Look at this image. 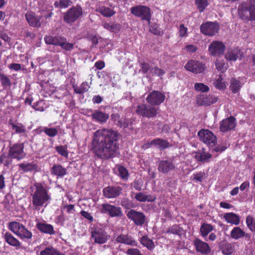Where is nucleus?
Segmentation results:
<instances>
[{"label":"nucleus","instance_id":"obj_48","mask_svg":"<svg viewBox=\"0 0 255 255\" xmlns=\"http://www.w3.org/2000/svg\"><path fill=\"white\" fill-rule=\"evenodd\" d=\"M103 27L104 28L111 31V32H116L117 31L120 30L121 28V25L117 23H112L111 24L110 23H105L103 24Z\"/></svg>","mask_w":255,"mask_h":255},{"label":"nucleus","instance_id":"obj_43","mask_svg":"<svg viewBox=\"0 0 255 255\" xmlns=\"http://www.w3.org/2000/svg\"><path fill=\"white\" fill-rule=\"evenodd\" d=\"M72 4L71 0H59V1H55L54 5L56 8H65Z\"/></svg>","mask_w":255,"mask_h":255},{"label":"nucleus","instance_id":"obj_44","mask_svg":"<svg viewBox=\"0 0 255 255\" xmlns=\"http://www.w3.org/2000/svg\"><path fill=\"white\" fill-rule=\"evenodd\" d=\"M195 4L200 13L203 12L209 4L207 0H195Z\"/></svg>","mask_w":255,"mask_h":255},{"label":"nucleus","instance_id":"obj_33","mask_svg":"<svg viewBox=\"0 0 255 255\" xmlns=\"http://www.w3.org/2000/svg\"><path fill=\"white\" fill-rule=\"evenodd\" d=\"M241 50L239 48L236 47L228 52L225 55V58L228 61H236L240 54Z\"/></svg>","mask_w":255,"mask_h":255},{"label":"nucleus","instance_id":"obj_12","mask_svg":"<svg viewBox=\"0 0 255 255\" xmlns=\"http://www.w3.org/2000/svg\"><path fill=\"white\" fill-rule=\"evenodd\" d=\"M126 215L128 218L133 221L136 226H142L145 222V216L141 212L137 211L134 209H130L128 211H126Z\"/></svg>","mask_w":255,"mask_h":255},{"label":"nucleus","instance_id":"obj_41","mask_svg":"<svg viewBox=\"0 0 255 255\" xmlns=\"http://www.w3.org/2000/svg\"><path fill=\"white\" fill-rule=\"evenodd\" d=\"M90 86L87 82H83L79 87H77L76 85L73 86L75 93L79 94L87 92Z\"/></svg>","mask_w":255,"mask_h":255},{"label":"nucleus","instance_id":"obj_47","mask_svg":"<svg viewBox=\"0 0 255 255\" xmlns=\"http://www.w3.org/2000/svg\"><path fill=\"white\" fill-rule=\"evenodd\" d=\"M0 81L3 88L10 87L11 85L10 80L8 77L2 73H0Z\"/></svg>","mask_w":255,"mask_h":255},{"label":"nucleus","instance_id":"obj_31","mask_svg":"<svg viewBox=\"0 0 255 255\" xmlns=\"http://www.w3.org/2000/svg\"><path fill=\"white\" fill-rule=\"evenodd\" d=\"M8 124L11 126L12 129L14 130V133L23 134L26 132V127L22 123H18L15 124L12 120L10 119L8 121Z\"/></svg>","mask_w":255,"mask_h":255},{"label":"nucleus","instance_id":"obj_57","mask_svg":"<svg viewBox=\"0 0 255 255\" xmlns=\"http://www.w3.org/2000/svg\"><path fill=\"white\" fill-rule=\"evenodd\" d=\"M210 154H206L204 151H199L197 152L195 154V157L196 159H209L211 158Z\"/></svg>","mask_w":255,"mask_h":255},{"label":"nucleus","instance_id":"obj_14","mask_svg":"<svg viewBox=\"0 0 255 255\" xmlns=\"http://www.w3.org/2000/svg\"><path fill=\"white\" fill-rule=\"evenodd\" d=\"M220 28L219 24L216 22L207 21L200 26L201 32L208 36L215 35Z\"/></svg>","mask_w":255,"mask_h":255},{"label":"nucleus","instance_id":"obj_23","mask_svg":"<svg viewBox=\"0 0 255 255\" xmlns=\"http://www.w3.org/2000/svg\"><path fill=\"white\" fill-rule=\"evenodd\" d=\"M35 227L40 232L43 234L53 235L56 233L53 226L44 221L37 222Z\"/></svg>","mask_w":255,"mask_h":255},{"label":"nucleus","instance_id":"obj_1","mask_svg":"<svg viewBox=\"0 0 255 255\" xmlns=\"http://www.w3.org/2000/svg\"><path fill=\"white\" fill-rule=\"evenodd\" d=\"M119 133L112 129L103 128L96 130L92 140L95 155L105 159L113 158L118 154Z\"/></svg>","mask_w":255,"mask_h":255},{"label":"nucleus","instance_id":"obj_18","mask_svg":"<svg viewBox=\"0 0 255 255\" xmlns=\"http://www.w3.org/2000/svg\"><path fill=\"white\" fill-rule=\"evenodd\" d=\"M218 98L213 95H200L196 98V103L199 106H209L216 103Z\"/></svg>","mask_w":255,"mask_h":255},{"label":"nucleus","instance_id":"obj_63","mask_svg":"<svg viewBox=\"0 0 255 255\" xmlns=\"http://www.w3.org/2000/svg\"><path fill=\"white\" fill-rule=\"evenodd\" d=\"M135 199L140 202H145V195L142 192H139L135 194Z\"/></svg>","mask_w":255,"mask_h":255},{"label":"nucleus","instance_id":"obj_42","mask_svg":"<svg viewBox=\"0 0 255 255\" xmlns=\"http://www.w3.org/2000/svg\"><path fill=\"white\" fill-rule=\"evenodd\" d=\"M246 224L249 230L255 233V218L252 215H248L246 219Z\"/></svg>","mask_w":255,"mask_h":255},{"label":"nucleus","instance_id":"obj_26","mask_svg":"<svg viewBox=\"0 0 255 255\" xmlns=\"http://www.w3.org/2000/svg\"><path fill=\"white\" fill-rule=\"evenodd\" d=\"M117 243L124 244L127 245L136 246L137 242L133 238L128 235L121 234L117 237L115 239Z\"/></svg>","mask_w":255,"mask_h":255},{"label":"nucleus","instance_id":"obj_32","mask_svg":"<svg viewBox=\"0 0 255 255\" xmlns=\"http://www.w3.org/2000/svg\"><path fill=\"white\" fill-rule=\"evenodd\" d=\"M19 166L24 172L38 171L39 170L38 166L34 162L31 163L24 162L19 164Z\"/></svg>","mask_w":255,"mask_h":255},{"label":"nucleus","instance_id":"obj_3","mask_svg":"<svg viewBox=\"0 0 255 255\" xmlns=\"http://www.w3.org/2000/svg\"><path fill=\"white\" fill-rule=\"evenodd\" d=\"M7 228L22 241L27 243L31 242L33 234L22 224L16 221L10 222L8 223Z\"/></svg>","mask_w":255,"mask_h":255},{"label":"nucleus","instance_id":"obj_34","mask_svg":"<svg viewBox=\"0 0 255 255\" xmlns=\"http://www.w3.org/2000/svg\"><path fill=\"white\" fill-rule=\"evenodd\" d=\"M213 230L214 227L211 224L204 223L201 224L200 227V235L202 237L205 238Z\"/></svg>","mask_w":255,"mask_h":255},{"label":"nucleus","instance_id":"obj_6","mask_svg":"<svg viewBox=\"0 0 255 255\" xmlns=\"http://www.w3.org/2000/svg\"><path fill=\"white\" fill-rule=\"evenodd\" d=\"M131 13L134 16L140 17L142 20H146L148 24L150 23L151 18L150 9L144 5H136L130 8Z\"/></svg>","mask_w":255,"mask_h":255},{"label":"nucleus","instance_id":"obj_25","mask_svg":"<svg viewBox=\"0 0 255 255\" xmlns=\"http://www.w3.org/2000/svg\"><path fill=\"white\" fill-rule=\"evenodd\" d=\"M91 118L94 122L100 124L106 123L109 118L108 114L99 110H95L91 114Z\"/></svg>","mask_w":255,"mask_h":255},{"label":"nucleus","instance_id":"obj_60","mask_svg":"<svg viewBox=\"0 0 255 255\" xmlns=\"http://www.w3.org/2000/svg\"><path fill=\"white\" fill-rule=\"evenodd\" d=\"M149 31L154 35H159L160 34V30L159 28L158 25L155 23L149 26Z\"/></svg>","mask_w":255,"mask_h":255},{"label":"nucleus","instance_id":"obj_9","mask_svg":"<svg viewBox=\"0 0 255 255\" xmlns=\"http://www.w3.org/2000/svg\"><path fill=\"white\" fill-rule=\"evenodd\" d=\"M136 113L147 118H155L157 115V109L152 105L142 104L137 106Z\"/></svg>","mask_w":255,"mask_h":255},{"label":"nucleus","instance_id":"obj_28","mask_svg":"<svg viewBox=\"0 0 255 255\" xmlns=\"http://www.w3.org/2000/svg\"><path fill=\"white\" fill-rule=\"evenodd\" d=\"M224 218L227 223L239 225L240 223V217L238 215L233 213H226L224 214Z\"/></svg>","mask_w":255,"mask_h":255},{"label":"nucleus","instance_id":"obj_8","mask_svg":"<svg viewBox=\"0 0 255 255\" xmlns=\"http://www.w3.org/2000/svg\"><path fill=\"white\" fill-rule=\"evenodd\" d=\"M83 14V9L80 5L72 6L64 14V20L67 23L76 21Z\"/></svg>","mask_w":255,"mask_h":255},{"label":"nucleus","instance_id":"obj_37","mask_svg":"<svg viewBox=\"0 0 255 255\" xmlns=\"http://www.w3.org/2000/svg\"><path fill=\"white\" fill-rule=\"evenodd\" d=\"M230 83V89L232 93L234 94L238 93L242 87L240 81L235 78H232L231 79Z\"/></svg>","mask_w":255,"mask_h":255},{"label":"nucleus","instance_id":"obj_29","mask_svg":"<svg viewBox=\"0 0 255 255\" xmlns=\"http://www.w3.org/2000/svg\"><path fill=\"white\" fill-rule=\"evenodd\" d=\"M150 144L160 150H163L171 146V144L167 140L159 138L152 140Z\"/></svg>","mask_w":255,"mask_h":255},{"label":"nucleus","instance_id":"obj_58","mask_svg":"<svg viewBox=\"0 0 255 255\" xmlns=\"http://www.w3.org/2000/svg\"><path fill=\"white\" fill-rule=\"evenodd\" d=\"M139 65L140 66V71L143 74H146L148 73L149 71H150L151 68L148 63L145 62H140Z\"/></svg>","mask_w":255,"mask_h":255},{"label":"nucleus","instance_id":"obj_7","mask_svg":"<svg viewBox=\"0 0 255 255\" xmlns=\"http://www.w3.org/2000/svg\"><path fill=\"white\" fill-rule=\"evenodd\" d=\"M110 236L105 229L96 227L91 231V238L94 243L98 244H104L109 240Z\"/></svg>","mask_w":255,"mask_h":255},{"label":"nucleus","instance_id":"obj_64","mask_svg":"<svg viewBox=\"0 0 255 255\" xmlns=\"http://www.w3.org/2000/svg\"><path fill=\"white\" fill-rule=\"evenodd\" d=\"M140 251L136 248H131L128 249L126 252L128 255H138Z\"/></svg>","mask_w":255,"mask_h":255},{"label":"nucleus","instance_id":"obj_22","mask_svg":"<svg viewBox=\"0 0 255 255\" xmlns=\"http://www.w3.org/2000/svg\"><path fill=\"white\" fill-rule=\"evenodd\" d=\"M26 21L30 26L33 27H39L41 25L40 20L41 17L38 16L32 11L28 12L25 14Z\"/></svg>","mask_w":255,"mask_h":255},{"label":"nucleus","instance_id":"obj_38","mask_svg":"<svg viewBox=\"0 0 255 255\" xmlns=\"http://www.w3.org/2000/svg\"><path fill=\"white\" fill-rule=\"evenodd\" d=\"M244 231L240 227H235L230 232L231 238L235 240L242 238Z\"/></svg>","mask_w":255,"mask_h":255},{"label":"nucleus","instance_id":"obj_15","mask_svg":"<svg viewBox=\"0 0 255 255\" xmlns=\"http://www.w3.org/2000/svg\"><path fill=\"white\" fill-rule=\"evenodd\" d=\"M24 143H15L10 147L8 151L9 158L16 159H21L25 156L24 152Z\"/></svg>","mask_w":255,"mask_h":255},{"label":"nucleus","instance_id":"obj_36","mask_svg":"<svg viewBox=\"0 0 255 255\" xmlns=\"http://www.w3.org/2000/svg\"><path fill=\"white\" fill-rule=\"evenodd\" d=\"M222 253L225 255H230L235 251V246L230 243L226 242L221 247Z\"/></svg>","mask_w":255,"mask_h":255},{"label":"nucleus","instance_id":"obj_40","mask_svg":"<svg viewBox=\"0 0 255 255\" xmlns=\"http://www.w3.org/2000/svg\"><path fill=\"white\" fill-rule=\"evenodd\" d=\"M40 255H65L64 254L58 251L56 249L52 247H48L44 250L41 251Z\"/></svg>","mask_w":255,"mask_h":255},{"label":"nucleus","instance_id":"obj_61","mask_svg":"<svg viewBox=\"0 0 255 255\" xmlns=\"http://www.w3.org/2000/svg\"><path fill=\"white\" fill-rule=\"evenodd\" d=\"M188 28L184 26L183 24L179 25V32L181 37H186L187 36Z\"/></svg>","mask_w":255,"mask_h":255},{"label":"nucleus","instance_id":"obj_53","mask_svg":"<svg viewBox=\"0 0 255 255\" xmlns=\"http://www.w3.org/2000/svg\"><path fill=\"white\" fill-rule=\"evenodd\" d=\"M194 89L197 92L206 93L209 91V87L202 83H196L194 84Z\"/></svg>","mask_w":255,"mask_h":255},{"label":"nucleus","instance_id":"obj_50","mask_svg":"<svg viewBox=\"0 0 255 255\" xmlns=\"http://www.w3.org/2000/svg\"><path fill=\"white\" fill-rule=\"evenodd\" d=\"M45 102L42 100H39V101L35 102L31 105V107L35 111L43 112L45 111Z\"/></svg>","mask_w":255,"mask_h":255},{"label":"nucleus","instance_id":"obj_49","mask_svg":"<svg viewBox=\"0 0 255 255\" xmlns=\"http://www.w3.org/2000/svg\"><path fill=\"white\" fill-rule=\"evenodd\" d=\"M55 150L61 156L67 158L68 156V152L67 146L66 145H59L55 147Z\"/></svg>","mask_w":255,"mask_h":255},{"label":"nucleus","instance_id":"obj_55","mask_svg":"<svg viewBox=\"0 0 255 255\" xmlns=\"http://www.w3.org/2000/svg\"><path fill=\"white\" fill-rule=\"evenodd\" d=\"M45 133L50 137H54L58 134V130L55 128L45 127L43 129Z\"/></svg>","mask_w":255,"mask_h":255},{"label":"nucleus","instance_id":"obj_13","mask_svg":"<svg viewBox=\"0 0 255 255\" xmlns=\"http://www.w3.org/2000/svg\"><path fill=\"white\" fill-rule=\"evenodd\" d=\"M200 140L209 146H213L217 142V137L208 129H201L198 132Z\"/></svg>","mask_w":255,"mask_h":255},{"label":"nucleus","instance_id":"obj_52","mask_svg":"<svg viewBox=\"0 0 255 255\" xmlns=\"http://www.w3.org/2000/svg\"><path fill=\"white\" fill-rule=\"evenodd\" d=\"M118 175L123 179H127L128 177V172L127 169L123 166L119 165L117 166Z\"/></svg>","mask_w":255,"mask_h":255},{"label":"nucleus","instance_id":"obj_39","mask_svg":"<svg viewBox=\"0 0 255 255\" xmlns=\"http://www.w3.org/2000/svg\"><path fill=\"white\" fill-rule=\"evenodd\" d=\"M140 243L149 250H152L155 247L152 240L149 239L147 236L142 237L140 240Z\"/></svg>","mask_w":255,"mask_h":255},{"label":"nucleus","instance_id":"obj_27","mask_svg":"<svg viewBox=\"0 0 255 255\" xmlns=\"http://www.w3.org/2000/svg\"><path fill=\"white\" fill-rule=\"evenodd\" d=\"M175 165L172 160H160L158 164V170L159 172L165 173L173 170Z\"/></svg>","mask_w":255,"mask_h":255},{"label":"nucleus","instance_id":"obj_19","mask_svg":"<svg viewBox=\"0 0 255 255\" xmlns=\"http://www.w3.org/2000/svg\"><path fill=\"white\" fill-rule=\"evenodd\" d=\"M225 49L224 44L219 41H214L209 45L208 50L212 56L223 55Z\"/></svg>","mask_w":255,"mask_h":255},{"label":"nucleus","instance_id":"obj_16","mask_svg":"<svg viewBox=\"0 0 255 255\" xmlns=\"http://www.w3.org/2000/svg\"><path fill=\"white\" fill-rule=\"evenodd\" d=\"M165 98L164 94L160 91L154 90L148 94L146 98V101L153 106H158L164 102Z\"/></svg>","mask_w":255,"mask_h":255},{"label":"nucleus","instance_id":"obj_56","mask_svg":"<svg viewBox=\"0 0 255 255\" xmlns=\"http://www.w3.org/2000/svg\"><path fill=\"white\" fill-rule=\"evenodd\" d=\"M165 71L157 66H155L151 68L150 70V73L152 76L155 75L157 76H162L165 74Z\"/></svg>","mask_w":255,"mask_h":255},{"label":"nucleus","instance_id":"obj_54","mask_svg":"<svg viewBox=\"0 0 255 255\" xmlns=\"http://www.w3.org/2000/svg\"><path fill=\"white\" fill-rule=\"evenodd\" d=\"M223 79L221 75L214 81V86L218 89L222 90L226 88L225 83L223 81Z\"/></svg>","mask_w":255,"mask_h":255},{"label":"nucleus","instance_id":"obj_21","mask_svg":"<svg viewBox=\"0 0 255 255\" xmlns=\"http://www.w3.org/2000/svg\"><path fill=\"white\" fill-rule=\"evenodd\" d=\"M122 188L120 186H109L103 190V195L107 198L118 197L121 193Z\"/></svg>","mask_w":255,"mask_h":255},{"label":"nucleus","instance_id":"obj_17","mask_svg":"<svg viewBox=\"0 0 255 255\" xmlns=\"http://www.w3.org/2000/svg\"><path fill=\"white\" fill-rule=\"evenodd\" d=\"M237 126L236 119L233 116H230L222 120L220 123V130L222 132H226L233 130Z\"/></svg>","mask_w":255,"mask_h":255},{"label":"nucleus","instance_id":"obj_62","mask_svg":"<svg viewBox=\"0 0 255 255\" xmlns=\"http://www.w3.org/2000/svg\"><path fill=\"white\" fill-rule=\"evenodd\" d=\"M225 62L224 61L217 60L216 62V67L218 71L223 72L225 70Z\"/></svg>","mask_w":255,"mask_h":255},{"label":"nucleus","instance_id":"obj_5","mask_svg":"<svg viewBox=\"0 0 255 255\" xmlns=\"http://www.w3.org/2000/svg\"><path fill=\"white\" fill-rule=\"evenodd\" d=\"M44 41L47 44L59 46L67 51H70L74 49V43L68 42L67 38L61 35L46 36Z\"/></svg>","mask_w":255,"mask_h":255},{"label":"nucleus","instance_id":"obj_45","mask_svg":"<svg viewBox=\"0 0 255 255\" xmlns=\"http://www.w3.org/2000/svg\"><path fill=\"white\" fill-rule=\"evenodd\" d=\"M132 124V120L131 119H127L126 118H122L119 123H117V125L124 128H128L129 126H131Z\"/></svg>","mask_w":255,"mask_h":255},{"label":"nucleus","instance_id":"obj_4","mask_svg":"<svg viewBox=\"0 0 255 255\" xmlns=\"http://www.w3.org/2000/svg\"><path fill=\"white\" fill-rule=\"evenodd\" d=\"M239 17L245 21H255V0L240 4L238 8Z\"/></svg>","mask_w":255,"mask_h":255},{"label":"nucleus","instance_id":"obj_24","mask_svg":"<svg viewBox=\"0 0 255 255\" xmlns=\"http://www.w3.org/2000/svg\"><path fill=\"white\" fill-rule=\"evenodd\" d=\"M2 237L4 241L9 246L15 247L16 249H19L21 247V243L15 238L10 233L6 232L2 234Z\"/></svg>","mask_w":255,"mask_h":255},{"label":"nucleus","instance_id":"obj_20","mask_svg":"<svg viewBox=\"0 0 255 255\" xmlns=\"http://www.w3.org/2000/svg\"><path fill=\"white\" fill-rule=\"evenodd\" d=\"M193 245L196 251L202 255H207L211 252V248L208 244L198 238L194 240Z\"/></svg>","mask_w":255,"mask_h":255},{"label":"nucleus","instance_id":"obj_2","mask_svg":"<svg viewBox=\"0 0 255 255\" xmlns=\"http://www.w3.org/2000/svg\"><path fill=\"white\" fill-rule=\"evenodd\" d=\"M32 205L35 210L39 209V208L46 206L51 201V197L48 192L43 186H37L35 191L32 194Z\"/></svg>","mask_w":255,"mask_h":255},{"label":"nucleus","instance_id":"obj_10","mask_svg":"<svg viewBox=\"0 0 255 255\" xmlns=\"http://www.w3.org/2000/svg\"><path fill=\"white\" fill-rule=\"evenodd\" d=\"M100 211L102 214H108L112 218H121L123 216L122 208L109 203H104L100 206Z\"/></svg>","mask_w":255,"mask_h":255},{"label":"nucleus","instance_id":"obj_46","mask_svg":"<svg viewBox=\"0 0 255 255\" xmlns=\"http://www.w3.org/2000/svg\"><path fill=\"white\" fill-rule=\"evenodd\" d=\"M51 173L58 176H63L66 174V170L60 165H55L52 168Z\"/></svg>","mask_w":255,"mask_h":255},{"label":"nucleus","instance_id":"obj_51","mask_svg":"<svg viewBox=\"0 0 255 255\" xmlns=\"http://www.w3.org/2000/svg\"><path fill=\"white\" fill-rule=\"evenodd\" d=\"M53 6L48 5L46 6L45 9H43L41 10V14L46 19H48L53 15Z\"/></svg>","mask_w":255,"mask_h":255},{"label":"nucleus","instance_id":"obj_59","mask_svg":"<svg viewBox=\"0 0 255 255\" xmlns=\"http://www.w3.org/2000/svg\"><path fill=\"white\" fill-rule=\"evenodd\" d=\"M121 205L125 209L128 210L129 209V210L134 207L133 203L128 199H125L122 200L121 201Z\"/></svg>","mask_w":255,"mask_h":255},{"label":"nucleus","instance_id":"obj_35","mask_svg":"<svg viewBox=\"0 0 255 255\" xmlns=\"http://www.w3.org/2000/svg\"><path fill=\"white\" fill-rule=\"evenodd\" d=\"M183 230L179 225H173L169 227L166 231V234H173L179 237H181L182 235Z\"/></svg>","mask_w":255,"mask_h":255},{"label":"nucleus","instance_id":"obj_11","mask_svg":"<svg viewBox=\"0 0 255 255\" xmlns=\"http://www.w3.org/2000/svg\"><path fill=\"white\" fill-rule=\"evenodd\" d=\"M184 68L187 71L195 74H198L203 73L206 69V66L202 62L191 59L187 62Z\"/></svg>","mask_w":255,"mask_h":255},{"label":"nucleus","instance_id":"obj_30","mask_svg":"<svg viewBox=\"0 0 255 255\" xmlns=\"http://www.w3.org/2000/svg\"><path fill=\"white\" fill-rule=\"evenodd\" d=\"M96 11L106 17H111L116 14V11L105 6H100L96 9Z\"/></svg>","mask_w":255,"mask_h":255}]
</instances>
